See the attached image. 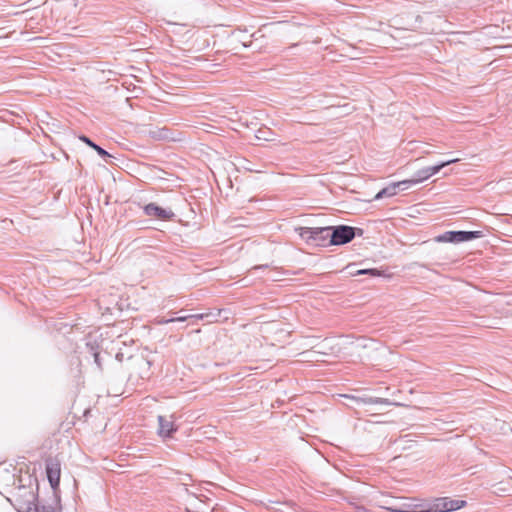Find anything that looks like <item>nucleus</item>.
<instances>
[{
	"mask_svg": "<svg viewBox=\"0 0 512 512\" xmlns=\"http://www.w3.org/2000/svg\"><path fill=\"white\" fill-rule=\"evenodd\" d=\"M330 245H344L351 242L356 235L362 236L363 230L348 225L330 226Z\"/></svg>",
	"mask_w": 512,
	"mask_h": 512,
	"instance_id": "obj_1",
	"label": "nucleus"
},
{
	"mask_svg": "<svg viewBox=\"0 0 512 512\" xmlns=\"http://www.w3.org/2000/svg\"><path fill=\"white\" fill-rule=\"evenodd\" d=\"M330 226L327 227H300L299 236L309 244L324 246L330 240Z\"/></svg>",
	"mask_w": 512,
	"mask_h": 512,
	"instance_id": "obj_2",
	"label": "nucleus"
},
{
	"mask_svg": "<svg viewBox=\"0 0 512 512\" xmlns=\"http://www.w3.org/2000/svg\"><path fill=\"white\" fill-rule=\"evenodd\" d=\"M482 237L481 231H447L436 237L437 242L461 243Z\"/></svg>",
	"mask_w": 512,
	"mask_h": 512,
	"instance_id": "obj_3",
	"label": "nucleus"
},
{
	"mask_svg": "<svg viewBox=\"0 0 512 512\" xmlns=\"http://www.w3.org/2000/svg\"><path fill=\"white\" fill-rule=\"evenodd\" d=\"M46 474L50 486L52 489H57L60 483V475H61V466L60 462L56 459H47L46 463Z\"/></svg>",
	"mask_w": 512,
	"mask_h": 512,
	"instance_id": "obj_4",
	"label": "nucleus"
},
{
	"mask_svg": "<svg viewBox=\"0 0 512 512\" xmlns=\"http://www.w3.org/2000/svg\"><path fill=\"white\" fill-rule=\"evenodd\" d=\"M144 213L147 216L155 217L161 220H170L175 214L171 209L162 208L155 203H149L144 206Z\"/></svg>",
	"mask_w": 512,
	"mask_h": 512,
	"instance_id": "obj_5",
	"label": "nucleus"
},
{
	"mask_svg": "<svg viewBox=\"0 0 512 512\" xmlns=\"http://www.w3.org/2000/svg\"><path fill=\"white\" fill-rule=\"evenodd\" d=\"M158 434L161 437H171L174 432L177 431V427L174 422L165 416H158Z\"/></svg>",
	"mask_w": 512,
	"mask_h": 512,
	"instance_id": "obj_6",
	"label": "nucleus"
},
{
	"mask_svg": "<svg viewBox=\"0 0 512 512\" xmlns=\"http://www.w3.org/2000/svg\"><path fill=\"white\" fill-rule=\"evenodd\" d=\"M230 311L227 309H216V310H210L205 313L207 315L206 322L207 323H214L220 321L222 318L223 320H227L230 316Z\"/></svg>",
	"mask_w": 512,
	"mask_h": 512,
	"instance_id": "obj_7",
	"label": "nucleus"
},
{
	"mask_svg": "<svg viewBox=\"0 0 512 512\" xmlns=\"http://www.w3.org/2000/svg\"><path fill=\"white\" fill-rule=\"evenodd\" d=\"M135 367L139 370V376L142 379L150 376L151 362L145 358H138L135 360Z\"/></svg>",
	"mask_w": 512,
	"mask_h": 512,
	"instance_id": "obj_8",
	"label": "nucleus"
},
{
	"mask_svg": "<svg viewBox=\"0 0 512 512\" xmlns=\"http://www.w3.org/2000/svg\"><path fill=\"white\" fill-rule=\"evenodd\" d=\"M149 136L154 140H171L173 139L171 131L166 128H156L149 131Z\"/></svg>",
	"mask_w": 512,
	"mask_h": 512,
	"instance_id": "obj_9",
	"label": "nucleus"
},
{
	"mask_svg": "<svg viewBox=\"0 0 512 512\" xmlns=\"http://www.w3.org/2000/svg\"><path fill=\"white\" fill-rule=\"evenodd\" d=\"M79 139L84 142L85 144H87L88 146H90L91 148H93L99 156H101L102 158L106 159L108 157H111V155L105 150L103 149L102 147H100L99 145H97L96 143H94L90 138H88L87 136L85 135H82L79 137Z\"/></svg>",
	"mask_w": 512,
	"mask_h": 512,
	"instance_id": "obj_10",
	"label": "nucleus"
},
{
	"mask_svg": "<svg viewBox=\"0 0 512 512\" xmlns=\"http://www.w3.org/2000/svg\"><path fill=\"white\" fill-rule=\"evenodd\" d=\"M353 399H355L357 402L359 403H363V404H384V405H389L391 404L390 401L386 398H380V397H352Z\"/></svg>",
	"mask_w": 512,
	"mask_h": 512,
	"instance_id": "obj_11",
	"label": "nucleus"
},
{
	"mask_svg": "<svg viewBox=\"0 0 512 512\" xmlns=\"http://www.w3.org/2000/svg\"><path fill=\"white\" fill-rule=\"evenodd\" d=\"M397 194V185L395 183L380 190L374 197V200H379L384 197H392Z\"/></svg>",
	"mask_w": 512,
	"mask_h": 512,
	"instance_id": "obj_12",
	"label": "nucleus"
},
{
	"mask_svg": "<svg viewBox=\"0 0 512 512\" xmlns=\"http://www.w3.org/2000/svg\"><path fill=\"white\" fill-rule=\"evenodd\" d=\"M459 161L458 158H455V159H450V160H447V161H444V162H441L437 165H434V166H430V167H427L428 168V171H429V174H430V177H432L433 175L437 174L442 168L450 165V164H453V163H457Z\"/></svg>",
	"mask_w": 512,
	"mask_h": 512,
	"instance_id": "obj_13",
	"label": "nucleus"
},
{
	"mask_svg": "<svg viewBox=\"0 0 512 512\" xmlns=\"http://www.w3.org/2000/svg\"><path fill=\"white\" fill-rule=\"evenodd\" d=\"M187 320V317H172V318H165V317H156L154 319V323L157 324V325H164V324H168V323H173V322H184Z\"/></svg>",
	"mask_w": 512,
	"mask_h": 512,
	"instance_id": "obj_14",
	"label": "nucleus"
},
{
	"mask_svg": "<svg viewBox=\"0 0 512 512\" xmlns=\"http://www.w3.org/2000/svg\"><path fill=\"white\" fill-rule=\"evenodd\" d=\"M415 181L417 184L427 180L430 178V174H429V171H428V168L425 167L423 169H420L418 170L414 175H413Z\"/></svg>",
	"mask_w": 512,
	"mask_h": 512,
	"instance_id": "obj_15",
	"label": "nucleus"
},
{
	"mask_svg": "<svg viewBox=\"0 0 512 512\" xmlns=\"http://www.w3.org/2000/svg\"><path fill=\"white\" fill-rule=\"evenodd\" d=\"M416 184L417 183H416L414 177L395 183V185H397V188H401L402 190L409 189L410 187H412L413 185H416Z\"/></svg>",
	"mask_w": 512,
	"mask_h": 512,
	"instance_id": "obj_16",
	"label": "nucleus"
},
{
	"mask_svg": "<svg viewBox=\"0 0 512 512\" xmlns=\"http://www.w3.org/2000/svg\"><path fill=\"white\" fill-rule=\"evenodd\" d=\"M368 274L373 277L381 276L382 272L378 269H361L356 272V275Z\"/></svg>",
	"mask_w": 512,
	"mask_h": 512,
	"instance_id": "obj_17",
	"label": "nucleus"
},
{
	"mask_svg": "<svg viewBox=\"0 0 512 512\" xmlns=\"http://www.w3.org/2000/svg\"><path fill=\"white\" fill-rule=\"evenodd\" d=\"M269 134H271L269 130L259 129L256 133V138L258 140L270 141L271 139L269 137Z\"/></svg>",
	"mask_w": 512,
	"mask_h": 512,
	"instance_id": "obj_18",
	"label": "nucleus"
},
{
	"mask_svg": "<svg viewBox=\"0 0 512 512\" xmlns=\"http://www.w3.org/2000/svg\"><path fill=\"white\" fill-rule=\"evenodd\" d=\"M183 317H187V320L188 319H195V320H204V321H206L207 315H205V313H199V314L184 315Z\"/></svg>",
	"mask_w": 512,
	"mask_h": 512,
	"instance_id": "obj_19",
	"label": "nucleus"
},
{
	"mask_svg": "<svg viewBox=\"0 0 512 512\" xmlns=\"http://www.w3.org/2000/svg\"><path fill=\"white\" fill-rule=\"evenodd\" d=\"M31 498H32V501H29V502L27 503L26 508H25L26 512H32V511H36V510H37V506H36V504L34 503V499H35V497H34V495H33V494H31Z\"/></svg>",
	"mask_w": 512,
	"mask_h": 512,
	"instance_id": "obj_20",
	"label": "nucleus"
},
{
	"mask_svg": "<svg viewBox=\"0 0 512 512\" xmlns=\"http://www.w3.org/2000/svg\"><path fill=\"white\" fill-rule=\"evenodd\" d=\"M91 351H92V354H93V357H94V362L96 363L97 367L99 369H101L102 365H101V362H100L99 353L97 351H95L93 349V347H91Z\"/></svg>",
	"mask_w": 512,
	"mask_h": 512,
	"instance_id": "obj_21",
	"label": "nucleus"
},
{
	"mask_svg": "<svg viewBox=\"0 0 512 512\" xmlns=\"http://www.w3.org/2000/svg\"><path fill=\"white\" fill-rule=\"evenodd\" d=\"M267 265H264V266H255L254 269H261V268H266Z\"/></svg>",
	"mask_w": 512,
	"mask_h": 512,
	"instance_id": "obj_22",
	"label": "nucleus"
}]
</instances>
